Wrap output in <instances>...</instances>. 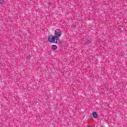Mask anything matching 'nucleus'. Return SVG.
Instances as JSON below:
<instances>
[{
	"label": "nucleus",
	"mask_w": 127,
	"mask_h": 127,
	"mask_svg": "<svg viewBox=\"0 0 127 127\" xmlns=\"http://www.w3.org/2000/svg\"><path fill=\"white\" fill-rule=\"evenodd\" d=\"M62 35L61 30L57 29L55 31V36L50 35L48 37V41L50 43L58 44V39Z\"/></svg>",
	"instance_id": "1"
},
{
	"label": "nucleus",
	"mask_w": 127,
	"mask_h": 127,
	"mask_svg": "<svg viewBox=\"0 0 127 127\" xmlns=\"http://www.w3.org/2000/svg\"><path fill=\"white\" fill-rule=\"evenodd\" d=\"M92 116L94 119H97V118H98V114H97V112H93Z\"/></svg>",
	"instance_id": "2"
},
{
	"label": "nucleus",
	"mask_w": 127,
	"mask_h": 127,
	"mask_svg": "<svg viewBox=\"0 0 127 127\" xmlns=\"http://www.w3.org/2000/svg\"><path fill=\"white\" fill-rule=\"evenodd\" d=\"M57 46L55 45H53L52 46V49H53V50H57Z\"/></svg>",
	"instance_id": "3"
},
{
	"label": "nucleus",
	"mask_w": 127,
	"mask_h": 127,
	"mask_svg": "<svg viewBox=\"0 0 127 127\" xmlns=\"http://www.w3.org/2000/svg\"><path fill=\"white\" fill-rule=\"evenodd\" d=\"M90 43V40L87 39L86 41V44H89Z\"/></svg>",
	"instance_id": "4"
},
{
	"label": "nucleus",
	"mask_w": 127,
	"mask_h": 127,
	"mask_svg": "<svg viewBox=\"0 0 127 127\" xmlns=\"http://www.w3.org/2000/svg\"><path fill=\"white\" fill-rule=\"evenodd\" d=\"M0 3L1 4H2L3 3H4V0H0Z\"/></svg>",
	"instance_id": "5"
},
{
	"label": "nucleus",
	"mask_w": 127,
	"mask_h": 127,
	"mask_svg": "<svg viewBox=\"0 0 127 127\" xmlns=\"http://www.w3.org/2000/svg\"><path fill=\"white\" fill-rule=\"evenodd\" d=\"M27 58L28 59H29V58H30V56H27Z\"/></svg>",
	"instance_id": "6"
},
{
	"label": "nucleus",
	"mask_w": 127,
	"mask_h": 127,
	"mask_svg": "<svg viewBox=\"0 0 127 127\" xmlns=\"http://www.w3.org/2000/svg\"><path fill=\"white\" fill-rule=\"evenodd\" d=\"M49 5H51V3H49Z\"/></svg>",
	"instance_id": "7"
}]
</instances>
